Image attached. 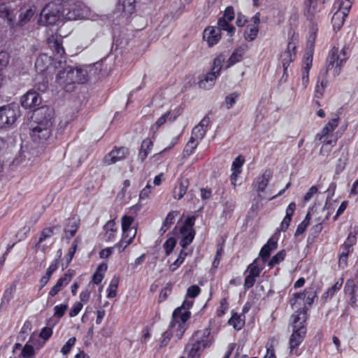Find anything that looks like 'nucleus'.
I'll return each instance as SVG.
<instances>
[{"label": "nucleus", "mask_w": 358, "mask_h": 358, "mask_svg": "<svg viewBox=\"0 0 358 358\" xmlns=\"http://www.w3.org/2000/svg\"><path fill=\"white\" fill-rule=\"evenodd\" d=\"M88 67L80 66L73 68L68 66L57 75V80L60 85H64L66 91L73 90L75 83H85L87 81Z\"/></svg>", "instance_id": "1"}, {"label": "nucleus", "mask_w": 358, "mask_h": 358, "mask_svg": "<svg viewBox=\"0 0 358 358\" xmlns=\"http://www.w3.org/2000/svg\"><path fill=\"white\" fill-rule=\"evenodd\" d=\"M43 110L45 114L48 115V117H45V120L37 122L36 125L31 129L30 132L31 140L38 144L45 143L50 138L53 124L51 117L52 110L49 108H41L37 109L36 113L37 115L43 114Z\"/></svg>", "instance_id": "2"}, {"label": "nucleus", "mask_w": 358, "mask_h": 358, "mask_svg": "<svg viewBox=\"0 0 358 358\" xmlns=\"http://www.w3.org/2000/svg\"><path fill=\"white\" fill-rule=\"evenodd\" d=\"M293 322V332L289 338V350L290 352L294 355H299V346L304 340L306 328L303 325L306 321L305 313H297L292 315Z\"/></svg>", "instance_id": "3"}, {"label": "nucleus", "mask_w": 358, "mask_h": 358, "mask_svg": "<svg viewBox=\"0 0 358 358\" xmlns=\"http://www.w3.org/2000/svg\"><path fill=\"white\" fill-rule=\"evenodd\" d=\"M64 19L62 6L54 2L45 4L41 9L38 23L50 27L58 25Z\"/></svg>", "instance_id": "4"}, {"label": "nucleus", "mask_w": 358, "mask_h": 358, "mask_svg": "<svg viewBox=\"0 0 358 358\" xmlns=\"http://www.w3.org/2000/svg\"><path fill=\"white\" fill-rule=\"evenodd\" d=\"M349 55L348 47L344 46L341 50L334 47L329 52L327 71H331L334 76H338L341 72L342 67L348 59Z\"/></svg>", "instance_id": "5"}, {"label": "nucleus", "mask_w": 358, "mask_h": 358, "mask_svg": "<svg viewBox=\"0 0 358 358\" xmlns=\"http://www.w3.org/2000/svg\"><path fill=\"white\" fill-rule=\"evenodd\" d=\"M354 0H337L334 7L337 8L334 13L331 23L335 31H338L343 27L349 10L351 8Z\"/></svg>", "instance_id": "6"}, {"label": "nucleus", "mask_w": 358, "mask_h": 358, "mask_svg": "<svg viewBox=\"0 0 358 358\" xmlns=\"http://www.w3.org/2000/svg\"><path fill=\"white\" fill-rule=\"evenodd\" d=\"M298 45L299 35L294 31H289L287 49L280 56L285 72L287 70L289 64L296 59Z\"/></svg>", "instance_id": "7"}, {"label": "nucleus", "mask_w": 358, "mask_h": 358, "mask_svg": "<svg viewBox=\"0 0 358 358\" xmlns=\"http://www.w3.org/2000/svg\"><path fill=\"white\" fill-rule=\"evenodd\" d=\"M180 310H175L172 314V320L169 325V333L171 336L180 339L187 328L189 316L187 314L179 315Z\"/></svg>", "instance_id": "8"}, {"label": "nucleus", "mask_w": 358, "mask_h": 358, "mask_svg": "<svg viewBox=\"0 0 358 358\" xmlns=\"http://www.w3.org/2000/svg\"><path fill=\"white\" fill-rule=\"evenodd\" d=\"M224 59V57L222 55L214 59L211 72L207 73L205 78L199 82V87L201 88L209 90L213 87L217 78L220 75Z\"/></svg>", "instance_id": "9"}, {"label": "nucleus", "mask_w": 358, "mask_h": 358, "mask_svg": "<svg viewBox=\"0 0 358 358\" xmlns=\"http://www.w3.org/2000/svg\"><path fill=\"white\" fill-rule=\"evenodd\" d=\"M64 19L67 20H77L87 17L88 8L82 1L70 4L67 8H63Z\"/></svg>", "instance_id": "10"}, {"label": "nucleus", "mask_w": 358, "mask_h": 358, "mask_svg": "<svg viewBox=\"0 0 358 358\" xmlns=\"http://www.w3.org/2000/svg\"><path fill=\"white\" fill-rule=\"evenodd\" d=\"M196 217H188L182 226L180 228V245L185 249L187 245L191 244L194 238L196 232L194 229Z\"/></svg>", "instance_id": "11"}, {"label": "nucleus", "mask_w": 358, "mask_h": 358, "mask_svg": "<svg viewBox=\"0 0 358 358\" xmlns=\"http://www.w3.org/2000/svg\"><path fill=\"white\" fill-rule=\"evenodd\" d=\"M20 116L19 107L6 105L0 107V129L12 126Z\"/></svg>", "instance_id": "12"}, {"label": "nucleus", "mask_w": 358, "mask_h": 358, "mask_svg": "<svg viewBox=\"0 0 358 358\" xmlns=\"http://www.w3.org/2000/svg\"><path fill=\"white\" fill-rule=\"evenodd\" d=\"M272 176L273 172L270 169H266L261 175L258 176L253 182L254 189L258 192L259 197L262 199H267L268 197V195H264V194H267L266 188Z\"/></svg>", "instance_id": "13"}, {"label": "nucleus", "mask_w": 358, "mask_h": 358, "mask_svg": "<svg viewBox=\"0 0 358 358\" xmlns=\"http://www.w3.org/2000/svg\"><path fill=\"white\" fill-rule=\"evenodd\" d=\"M192 342L199 344L203 350L210 347L214 343L213 336L210 334V329L205 328L196 331L192 336Z\"/></svg>", "instance_id": "14"}, {"label": "nucleus", "mask_w": 358, "mask_h": 358, "mask_svg": "<svg viewBox=\"0 0 358 358\" xmlns=\"http://www.w3.org/2000/svg\"><path fill=\"white\" fill-rule=\"evenodd\" d=\"M16 11L10 4L0 2V18L6 20L11 29H16Z\"/></svg>", "instance_id": "15"}, {"label": "nucleus", "mask_w": 358, "mask_h": 358, "mask_svg": "<svg viewBox=\"0 0 358 358\" xmlns=\"http://www.w3.org/2000/svg\"><path fill=\"white\" fill-rule=\"evenodd\" d=\"M20 102L23 108H32L41 104V98L36 92L30 90L21 97Z\"/></svg>", "instance_id": "16"}, {"label": "nucleus", "mask_w": 358, "mask_h": 358, "mask_svg": "<svg viewBox=\"0 0 358 358\" xmlns=\"http://www.w3.org/2000/svg\"><path fill=\"white\" fill-rule=\"evenodd\" d=\"M36 11V6L35 5L31 6L29 8L24 10L20 8L19 20H15L16 29H18L23 27L27 23H29L31 18L34 17Z\"/></svg>", "instance_id": "17"}, {"label": "nucleus", "mask_w": 358, "mask_h": 358, "mask_svg": "<svg viewBox=\"0 0 358 358\" xmlns=\"http://www.w3.org/2000/svg\"><path fill=\"white\" fill-rule=\"evenodd\" d=\"M128 154L129 150L125 147L115 148L105 156L103 161L108 165L113 164L124 159Z\"/></svg>", "instance_id": "18"}, {"label": "nucleus", "mask_w": 358, "mask_h": 358, "mask_svg": "<svg viewBox=\"0 0 358 358\" xmlns=\"http://www.w3.org/2000/svg\"><path fill=\"white\" fill-rule=\"evenodd\" d=\"M203 39L208 43L210 47L217 44L221 38V33L218 28L208 27L203 31Z\"/></svg>", "instance_id": "19"}, {"label": "nucleus", "mask_w": 358, "mask_h": 358, "mask_svg": "<svg viewBox=\"0 0 358 358\" xmlns=\"http://www.w3.org/2000/svg\"><path fill=\"white\" fill-rule=\"evenodd\" d=\"M30 341L27 343L24 347L20 343H15L13 348V353H15L17 350H20V355L16 357L10 358H34L36 352L32 345L29 343Z\"/></svg>", "instance_id": "20"}, {"label": "nucleus", "mask_w": 358, "mask_h": 358, "mask_svg": "<svg viewBox=\"0 0 358 358\" xmlns=\"http://www.w3.org/2000/svg\"><path fill=\"white\" fill-rule=\"evenodd\" d=\"M248 49V48L246 44L242 45L236 48L227 61L226 68H230L236 63L241 62Z\"/></svg>", "instance_id": "21"}, {"label": "nucleus", "mask_w": 358, "mask_h": 358, "mask_svg": "<svg viewBox=\"0 0 358 358\" xmlns=\"http://www.w3.org/2000/svg\"><path fill=\"white\" fill-rule=\"evenodd\" d=\"M325 0H306V11L309 17L320 13L323 8Z\"/></svg>", "instance_id": "22"}, {"label": "nucleus", "mask_w": 358, "mask_h": 358, "mask_svg": "<svg viewBox=\"0 0 358 358\" xmlns=\"http://www.w3.org/2000/svg\"><path fill=\"white\" fill-rule=\"evenodd\" d=\"M340 118L335 117L330 120L322 128L321 131L315 136V141H322L331 133L338 126Z\"/></svg>", "instance_id": "23"}, {"label": "nucleus", "mask_w": 358, "mask_h": 358, "mask_svg": "<svg viewBox=\"0 0 358 358\" xmlns=\"http://www.w3.org/2000/svg\"><path fill=\"white\" fill-rule=\"evenodd\" d=\"M136 0H118L116 10L124 15L132 14L135 10Z\"/></svg>", "instance_id": "24"}, {"label": "nucleus", "mask_w": 358, "mask_h": 358, "mask_svg": "<svg viewBox=\"0 0 358 358\" xmlns=\"http://www.w3.org/2000/svg\"><path fill=\"white\" fill-rule=\"evenodd\" d=\"M313 58L310 56H303L301 82L303 88H306L309 83V71L312 67Z\"/></svg>", "instance_id": "25"}, {"label": "nucleus", "mask_w": 358, "mask_h": 358, "mask_svg": "<svg viewBox=\"0 0 358 358\" xmlns=\"http://www.w3.org/2000/svg\"><path fill=\"white\" fill-rule=\"evenodd\" d=\"M316 297L317 293L313 290L306 291V294L295 293L293 297L290 299V304L292 306H294L298 299L302 300L306 298V303L310 305Z\"/></svg>", "instance_id": "26"}, {"label": "nucleus", "mask_w": 358, "mask_h": 358, "mask_svg": "<svg viewBox=\"0 0 358 358\" xmlns=\"http://www.w3.org/2000/svg\"><path fill=\"white\" fill-rule=\"evenodd\" d=\"M52 63L51 57L46 54H41L35 62V68L39 73L45 72Z\"/></svg>", "instance_id": "27"}, {"label": "nucleus", "mask_w": 358, "mask_h": 358, "mask_svg": "<svg viewBox=\"0 0 358 358\" xmlns=\"http://www.w3.org/2000/svg\"><path fill=\"white\" fill-rule=\"evenodd\" d=\"M317 29L314 24H312L310 27V34L308 38L307 48L304 54V56H310V58H313L314 46L317 36Z\"/></svg>", "instance_id": "28"}, {"label": "nucleus", "mask_w": 358, "mask_h": 358, "mask_svg": "<svg viewBox=\"0 0 358 358\" xmlns=\"http://www.w3.org/2000/svg\"><path fill=\"white\" fill-rule=\"evenodd\" d=\"M277 241L273 238H270L267 243L262 248L259 255L264 262L268 260L271 252L277 248Z\"/></svg>", "instance_id": "29"}, {"label": "nucleus", "mask_w": 358, "mask_h": 358, "mask_svg": "<svg viewBox=\"0 0 358 358\" xmlns=\"http://www.w3.org/2000/svg\"><path fill=\"white\" fill-rule=\"evenodd\" d=\"M71 280V277L66 274L61 277L49 292V296H55Z\"/></svg>", "instance_id": "30"}, {"label": "nucleus", "mask_w": 358, "mask_h": 358, "mask_svg": "<svg viewBox=\"0 0 358 358\" xmlns=\"http://www.w3.org/2000/svg\"><path fill=\"white\" fill-rule=\"evenodd\" d=\"M178 215L179 212L177 210H173L168 213L159 229V233L162 235L166 233L174 224L176 218Z\"/></svg>", "instance_id": "31"}, {"label": "nucleus", "mask_w": 358, "mask_h": 358, "mask_svg": "<svg viewBox=\"0 0 358 358\" xmlns=\"http://www.w3.org/2000/svg\"><path fill=\"white\" fill-rule=\"evenodd\" d=\"M59 266V262L57 259H55L51 262L50 266L46 270L44 275H43L40 280V289H41L47 283L49 282L52 273L57 269Z\"/></svg>", "instance_id": "32"}, {"label": "nucleus", "mask_w": 358, "mask_h": 358, "mask_svg": "<svg viewBox=\"0 0 358 358\" xmlns=\"http://www.w3.org/2000/svg\"><path fill=\"white\" fill-rule=\"evenodd\" d=\"M295 209L296 204L294 202H291L287 207L286 215L280 224V229L282 231H285L288 229L290 222L292 220V217L295 211Z\"/></svg>", "instance_id": "33"}, {"label": "nucleus", "mask_w": 358, "mask_h": 358, "mask_svg": "<svg viewBox=\"0 0 358 358\" xmlns=\"http://www.w3.org/2000/svg\"><path fill=\"white\" fill-rule=\"evenodd\" d=\"M78 229V222L76 218L69 219L66 226L64 229V238L68 241L76 234Z\"/></svg>", "instance_id": "34"}, {"label": "nucleus", "mask_w": 358, "mask_h": 358, "mask_svg": "<svg viewBox=\"0 0 358 358\" xmlns=\"http://www.w3.org/2000/svg\"><path fill=\"white\" fill-rule=\"evenodd\" d=\"M153 147L152 141L149 138L144 139L141 143V150L138 153V159L143 162L148 157Z\"/></svg>", "instance_id": "35"}, {"label": "nucleus", "mask_w": 358, "mask_h": 358, "mask_svg": "<svg viewBox=\"0 0 358 358\" xmlns=\"http://www.w3.org/2000/svg\"><path fill=\"white\" fill-rule=\"evenodd\" d=\"M105 231L104 239L107 242H110L114 240L115 234L117 232V228L115 223L113 221H108L103 227Z\"/></svg>", "instance_id": "36"}, {"label": "nucleus", "mask_w": 358, "mask_h": 358, "mask_svg": "<svg viewBox=\"0 0 358 358\" xmlns=\"http://www.w3.org/2000/svg\"><path fill=\"white\" fill-rule=\"evenodd\" d=\"M185 350L187 352V358H199L203 349L199 347V344L192 342L186 346Z\"/></svg>", "instance_id": "37"}, {"label": "nucleus", "mask_w": 358, "mask_h": 358, "mask_svg": "<svg viewBox=\"0 0 358 358\" xmlns=\"http://www.w3.org/2000/svg\"><path fill=\"white\" fill-rule=\"evenodd\" d=\"M188 186L187 180H182L179 185L176 186L173 190V197L176 199H181L187 192Z\"/></svg>", "instance_id": "38"}, {"label": "nucleus", "mask_w": 358, "mask_h": 358, "mask_svg": "<svg viewBox=\"0 0 358 358\" xmlns=\"http://www.w3.org/2000/svg\"><path fill=\"white\" fill-rule=\"evenodd\" d=\"M194 303V299L189 298L187 296L185 297L182 304L181 306L178 307L176 310H180V312L178 313L179 315L181 314H187L189 316V318L190 317L191 313L189 311V309L192 307Z\"/></svg>", "instance_id": "39"}, {"label": "nucleus", "mask_w": 358, "mask_h": 358, "mask_svg": "<svg viewBox=\"0 0 358 358\" xmlns=\"http://www.w3.org/2000/svg\"><path fill=\"white\" fill-rule=\"evenodd\" d=\"M218 29L221 31V30L226 31L229 36H232L235 32V27L229 24V21L227 20L224 18H220L217 22Z\"/></svg>", "instance_id": "40"}, {"label": "nucleus", "mask_w": 358, "mask_h": 358, "mask_svg": "<svg viewBox=\"0 0 358 358\" xmlns=\"http://www.w3.org/2000/svg\"><path fill=\"white\" fill-rule=\"evenodd\" d=\"M206 129L197 124L193 128L190 138L200 142L206 136Z\"/></svg>", "instance_id": "41"}, {"label": "nucleus", "mask_w": 358, "mask_h": 358, "mask_svg": "<svg viewBox=\"0 0 358 358\" xmlns=\"http://www.w3.org/2000/svg\"><path fill=\"white\" fill-rule=\"evenodd\" d=\"M199 143L200 142L190 138L184 148V150L182 152L183 157H187L189 155H191L192 154H193L195 150L196 149Z\"/></svg>", "instance_id": "42"}, {"label": "nucleus", "mask_w": 358, "mask_h": 358, "mask_svg": "<svg viewBox=\"0 0 358 358\" xmlns=\"http://www.w3.org/2000/svg\"><path fill=\"white\" fill-rule=\"evenodd\" d=\"M120 280L118 277L114 276L107 288V297L108 298H114L117 294V289L118 287Z\"/></svg>", "instance_id": "43"}, {"label": "nucleus", "mask_w": 358, "mask_h": 358, "mask_svg": "<svg viewBox=\"0 0 358 358\" xmlns=\"http://www.w3.org/2000/svg\"><path fill=\"white\" fill-rule=\"evenodd\" d=\"M327 86V82L324 78L322 80L320 78L317 79V83L315 87V97L317 99L322 98L324 90Z\"/></svg>", "instance_id": "44"}, {"label": "nucleus", "mask_w": 358, "mask_h": 358, "mask_svg": "<svg viewBox=\"0 0 358 358\" xmlns=\"http://www.w3.org/2000/svg\"><path fill=\"white\" fill-rule=\"evenodd\" d=\"M57 227H51L45 228L41 234L40 238L36 243V245L43 243L46 240L50 238L55 234Z\"/></svg>", "instance_id": "45"}, {"label": "nucleus", "mask_w": 358, "mask_h": 358, "mask_svg": "<svg viewBox=\"0 0 358 358\" xmlns=\"http://www.w3.org/2000/svg\"><path fill=\"white\" fill-rule=\"evenodd\" d=\"M259 28L256 25L248 27L244 32V38L248 41H254L257 36Z\"/></svg>", "instance_id": "46"}, {"label": "nucleus", "mask_w": 358, "mask_h": 358, "mask_svg": "<svg viewBox=\"0 0 358 358\" xmlns=\"http://www.w3.org/2000/svg\"><path fill=\"white\" fill-rule=\"evenodd\" d=\"M336 203V200L331 199L329 196L327 197L324 206L323 207V210H327V215L324 219V220H328L329 217L332 215L335 209Z\"/></svg>", "instance_id": "47"}, {"label": "nucleus", "mask_w": 358, "mask_h": 358, "mask_svg": "<svg viewBox=\"0 0 358 358\" xmlns=\"http://www.w3.org/2000/svg\"><path fill=\"white\" fill-rule=\"evenodd\" d=\"M188 253L187 252L185 251L184 249H182L178 258L176 259V260L172 263L170 266H169V269L171 271H175L181 264H183V262H185V259L186 258V257L187 256Z\"/></svg>", "instance_id": "48"}, {"label": "nucleus", "mask_w": 358, "mask_h": 358, "mask_svg": "<svg viewBox=\"0 0 358 358\" xmlns=\"http://www.w3.org/2000/svg\"><path fill=\"white\" fill-rule=\"evenodd\" d=\"M34 87L39 92H44L48 88V80L46 78L42 75L36 77Z\"/></svg>", "instance_id": "49"}, {"label": "nucleus", "mask_w": 358, "mask_h": 358, "mask_svg": "<svg viewBox=\"0 0 358 358\" xmlns=\"http://www.w3.org/2000/svg\"><path fill=\"white\" fill-rule=\"evenodd\" d=\"M285 251L284 250H280L269 260L268 266L271 268L279 264L285 259Z\"/></svg>", "instance_id": "50"}, {"label": "nucleus", "mask_w": 358, "mask_h": 358, "mask_svg": "<svg viewBox=\"0 0 358 358\" xmlns=\"http://www.w3.org/2000/svg\"><path fill=\"white\" fill-rule=\"evenodd\" d=\"M229 324L232 325L234 329H241L244 325V321L240 315L234 313L229 320Z\"/></svg>", "instance_id": "51"}, {"label": "nucleus", "mask_w": 358, "mask_h": 358, "mask_svg": "<svg viewBox=\"0 0 358 358\" xmlns=\"http://www.w3.org/2000/svg\"><path fill=\"white\" fill-rule=\"evenodd\" d=\"M358 289L357 285L353 279H348L344 286V292L346 294L352 295L356 294Z\"/></svg>", "instance_id": "52"}, {"label": "nucleus", "mask_w": 358, "mask_h": 358, "mask_svg": "<svg viewBox=\"0 0 358 358\" xmlns=\"http://www.w3.org/2000/svg\"><path fill=\"white\" fill-rule=\"evenodd\" d=\"M134 221V217L131 216H123L122 218V230L127 231L129 229H137L136 227H132Z\"/></svg>", "instance_id": "53"}, {"label": "nucleus", "mask_w": 358, "mask_h": 358, "mask_svg": "<svg viewBox=\"0 0 358 358\" xmlns=\"http://www.w3.org/2000/svg\"><path fill=\"white\" fill-rule=\"evenodd\" d=\"M137 229H129L127 231H122V238L126 240L125 245H129L134 241L136 236Z\"/></svg>", "instance_id": "54"}, {"label": "nucleus", "mask_w": 358, "mask_h": 358, "mask_svg": "<svg viewBox=\"0 0 358 358\" xmlns=\"http://www.w3.org/2000/svg\"><path fill=\"white\" fill-rule=\"evenodd\" d=\"M245 159L241 155L236 157L232 162L231 171L236 172H242V167L244 164Z\"/></svg>", "instance_id": "55"}, {"label": "nucleus", "mask_w": 358, "mask_h": 358, "mask_svg": "<svg viewBox=\"0 0 358 358\" xmlns=\"http://www.w3.org/2000/svg\"><path fill=\"white\" fill-rule=\"evenodd\" d=\"M176 245V241L174 238L171 237L168 238L164 243V249L166 256H169L173 250Z\"/></svg>", "instance_id": "56"}, {"label": "nucleus", "mask_w": 358, "mask_h": 358, "mask_svg": "<svg viewBox=\"0 0 358 358\" xmlns=\"http://www.w3.org/2000/svg\"><path fill=\"white\" fill-rule=\"evenodd\" d=\"M69 306L67 303H61L57 305L54 308V316L57 318L62 317L66 313V311L67 310Z\"/></svg>", "instance_id": "57"}, {"label": "nucleus", "mask_w": 358, "mask_h": 358, "mask_svg": "<svg viewBox=\"0 0 358 358\" xmlns=\"http://www.w3.org/2000/svg\"><path fill=\"white\" fill-rule=\"evenodd\" d=\"M238 96L239 93L238 92H233L226 96L225 104L227 109H230L233 107V106L236 103Z\"/></svg>", "instance_id": "58"}, {"label": "nucleus", "mask_w": 358, "mask_h": 358, "mask_svg": "<svg viewBox=\"0 0 358 358\" xmlns=\"http://www.w3.org/2000/svg\"><path fill=\"white\" fill-rule=\"evenodd\" d=\"M235 208V202L233 200L227 201L224 203L223 215L230 217Z\"/></svg>", "instance_id": "59"}, {"label": "nucleus", "mask_w": 358, "mask_h": 358, "mask_svg": "<svg viewBox=\"0 0 358 358\" xmlns=\"http://www.w3.org/2000/svg\"><path fill=\"white\" fill-rule=\"evenodd\" d=\"M76 341V339L75 337L70 338L66 341L65 345L62 348L61 352L64 355H66L67 354H69V352L71 351L72 347L74 346Z\"/></svg>", "instance_id": "60"}, {"label": "nucleus", "mask_w": 358, "mask_h": 358, "mask_svg": "<svg viewBox=\"0 0 358 358\" xmlns=\"http://www.w3.org/2000/svg\"><path fill=\"white\" fill-rule=\"evenodd\" d=\"M261 268H259L257 265V260H255L252 264H250L248 266L249 274L255 278L258 277L261 272Z\"/></svg>", "instance_id": "61"}, {"label": "nucleus", "mask_w": 358, "mask_h": 358, "mask_svg": "<svg viewBox=\"0 0 358 358\" xmlns=\"http://www.w3.org/2000/svg\"><path fill=\"white\" fill-rule=\"evenodd\" d=\"M343 283V278H341L338 280L331 287L329 288L327 291V294H329L330 296H333L340 289Z\"/></svg>", "instance_id": "62"}, {"label": "nucleus", "mask_w": 358, "mask_h": 358, "mask_svg": "<svg viewBox=\"0 0 358 358\" xmlns=\"http://www.w3.org/2000/svg\"><path fill=\"white\" fill-rule=\"evenodd\" d=\"M52 333L53 331L51 327H45L41 329L39 336L44 340L43 343L51 337Z\"/></svg>", "instance_id": "63"}, {"label": "nucleus", "mask_w": 358, "mask_h": 358, "mask_svg": "<svg viewBox=\"0 0 358 358\" xmlns=\"http://www.w3.org/2000/svg\"><path fill=\"white\" fill-rule=\"evenodd\" d=\"M200 288L197 285H192L187 289L186 296L193 299L197 296L200 293Z\"/></svg>", "instance_id": "64"}]
</instances>
